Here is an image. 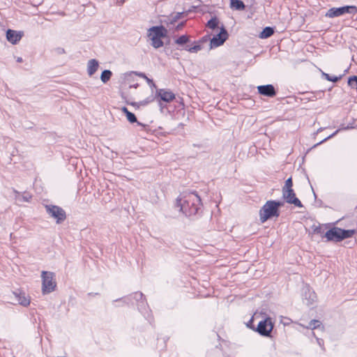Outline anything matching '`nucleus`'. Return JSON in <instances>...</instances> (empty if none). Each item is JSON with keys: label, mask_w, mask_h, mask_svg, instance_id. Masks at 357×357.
<instances>
[{"label": "nucleus", "mask_w": 357, "mask_h": 357, "mask_svg": "<svg viewBox=\"0 0 357 357\" xmlns=\"http://www.w3.org/2000/svg\"><path fill=\"white\" fill-rule=\"evenodd\" d=\"M122 111H123V112L126 114V116L128 114V112H130L128 109V108H127V107H123L122 108Z\"/></svg>", "instance_id": "35"}, {"label": "nucleus", "mask_w": 357, "mask_h": 357, "mask_svg": "<svg viewBox=\"0 0 357 357\" xmlns=\"http://www.w3.org/2000/svg\"><path fill=\"white\" fill-rule=\"evenodd\" d=\"M22 36V31H17L12 29H8L6 31V39L13 45L17 44L21 40Z\"/></svg>", "instance_id": "14"}, {"label": "nucleus", "mask_w": 357, "mask_h": 357, "mask_svg": "<svg viewBox=\"0 0 357 357\" xmlns=\"http://www.w3.org/2000/svg\"><path fill=\"white\" fill-rule=\"evenodd\" d=\"M183 26H184V22H181V23H179V24L177 25V26H176V29H177V30H179V29H182Z\"/></svg>", "instance_id": "34"}, {"label": "nucleus", "mask_w": 357, "mask_h": 357, "mask_svg": "<svg viewBox=\"0 0 357 357\" xmlns=\"http://www.w3.org/2000/svg\"><path fill=\"white\" fill-rule=\"evenodd\" d=\"M357 13V7L355 6H346L340 8H330L326 16L330 18L341 16L345 13L355 14Z\"/></svg>", "instance_id": "6"}, {"label": "nucleus", "mask_w": 357, "mask_h": 357, "mask_svg": "<svg viewBox=\"0 0 357 357\" xmlns=\"http://www.w3.org/2000/svg\"><path fill=\"white\" fill-rule=\"evenodd\" d=\"M112 73L109 70H105L102 72L100 79L103 83H107L111 78Z\"/></svg>", "instance_id": "22"}, {"label": "nucleus", "mask_w": 357, "mask_h": 357, "mask_svg": "<svg viewBox=\"0 0 357 357\" xmlns=\"http://www.w3.org/2000/svg\"><path fill=\"white\" fill-rule=\"evenodd\" d=\"M58 52H59V53H64V50H63V48H59V49L58 50Z\"/></svg>", "instance_id": "38"}, {"label": "nucleus", "mask_w": 357, "mask_h": 357, "mask_svg": "<svg viewBox=\"0 0 357 357\" xmlns=\"http://www.w3.org/2000/svg\"><path fill=\"white\" fill-rule=\"evenodd\" d=\"M230 7L236 10H243L245 8L244 3L241 0H231Z\"/></svg>", "instance_id": "20"}, {"label": "nucleus", "mask_w": 357, "mask_h": 357, "mask_svg": "<svg viewBox=\"0 0 357 357\" xmlns=\"http://www.w3.org/2000/svg\"><path fill=\"white\" fill-rule=\"evenodd\" d=\"M292 185H293L292 179H291V178H289L286 180L285 184L282 188V190L292 189Z\"/></svg>", "instance_id": "29"}, {"label": "nucleus", "mask_w": 357, "mask_h": 357, "mask_svg": "<svg viewBox=\"0 0 357 357\" xmlns=\"http://www.w3.org/2000/svg\"><path fill=\"white\" fill-rule=\"evenodd\" d=\"M168 31L162 25L153 26L148 29L147 36L151 40V45L155 49L164 45L162 38L167 37Z\"/></svg>", "instance_id": "3"}, {"label": "nucleus", "mask_w": 357, "mask_h": 357, "mask_svg": "<svg viewBox=\"0 0 357 357\" xmlns=\"http://www.w3.org/2000/svg\"><path fill=\"white\" fill-rule=\"evenodd\" d=\"M181 13H176L174 17H172V20H171V23H173V22L176 21L180 18Z\"/></svg>", "instance_id": "32"}, {"label": "nucleus", "mask_w": 357, "mask_h": 357, "mask_svg": "<svg viewBox=\"0 0 357 357\" xmlns=\"http://www.w3.org/2000/svg\"><path fill=\"white\" fill-rule=\"evenodd\" d=\"M185 50L189 52L195 53L202 50V46L198 44L190 47H186Z\"/></svg>", "instance_id": "27"}, {"label": "nucleus", "mask_w": 357, "mask_h": 357, "mask_svg": "<svg viewBox=\"0 0 357 357\" xmlns=\"http://www.w3.org/2000/svg\"><path fill=\"white\" fill-rule=\"evenodd\" d=\"M282 206H283L282 202L275 200L267 201L259 211L260 221L264 223L273 217L278 218L280 215L279 208Z\"/></svg>", "instance_id": "2"}, {"label": "nucleus", "mask_w": 357, "mask_h": 357, "mask_svg": "<svg viewBox=\"0 0 357 357\" xmlns=\"http://www.w3.org/2000/svg\"><path fill=\"white\" fill-rule=\"evenodd\" d=\"M257 90L261 95L268 97H273L276 94L275 88L272 84L259 86Z\"/></svg>", "instance_id": "16"}, {"label": "nucleus", "mask_w": 357, "mask_h": 357, "mask_svg": "<svg viewBox=\"0 0 357 357\" xmlns=\"http://www.w3.org/2000/svg\"><path fill=\"white\" fill-rule=\"evenodd\" d=\"M322 130H323V128H321L318 129L317 132H321Z\"/></svg>", "instance_id": "39"}, {"label": "nucleus", "mask_w": 357, "mask_h": 357, "mask_svg": "<svg viewBox=\"0 0 357 357\" xmlns=\"http://www.w3.org/2000/svg\"><path fill=\"white\" fill-rule=\"evenodd\" d=\"M300 326H301L303 328L311 329L312 331L314 329H321L323 331L324 329V327L322 325L321 322L317 319L311 320L307 326H304L303 324H300Z\"/></svg>", "instance_id": "19"}, {"label": "nucleus", "mask_w": 357, "mask_h": 357, "mask_svg": "<svg viewBox=\"0 0 357 357\" xmlns=\"http://www.w3.org/2000/svg\"><path fill=\"white\" fill-rule=\"evenodd\" d=\"M13 192L14 193L15 202L17 204H20L23 202H29L32 198V196L29 192H24V193L21 194L20 192L15 189L13 190Z\"/></svg>", "instance_id": "17"}, {"label": "nucleus", "mask_w": 357, "mask_h": 357, "mask_svg": "<svg viewBox=\"0 0 357 357\" xmlns=\"http://www.w3.org/2000/svg\"><path fill=\"white\" fill-rule=\"evenodd\" d=\"M12 294L14 296L15 301L18 304L24 307H27L30 304L31 298L25 292L20 290H16L13 291Z\"/></svg>", "instance_id": "12"}, {"label": "nucleus", "mask_w": 357, "mask_h": 357, "mask_svg": "<svg viewBox=\"0 0 357 357\" xmlns=\"http://www.w3.org/2000/svg\"><path fill=\"white\" fill-rule=\"evenodd\" d=\"M351 128H354V127L351 126H347V127L343 128L342 130H348V129H351Z\"/></svg>", "instance_id": "36"}, {"label": "nucleus", "mask_w": 357, "mask_h": 357, "mask_svg": "<svg viewBox=\"0 0 357 357\" xmlns=\"http://www.w3.org/2000/svg\"><path fill=\"white\" fill-rule=\"evenodd\" d=\"M282 196L287 203L294 204L299 208L303 207L302 203L296 197V194L293 189L282 190Z\"/></svg>", "instance_id": "10"}, {"label": "nucleus", "mask_w": 357, "mask_h": 357, "mask_svg": "<svg viewBox=\"0 0 357 357\" xmlns=\"http://www.w3.org/2000/svg\"><path fill=\"white\" fill-rule=\"evenodd\" d=\"M156 96L165 102H169L175 98V95L172 91L163 89L156 91Z\"/></svg>", "instance_id": "13"}, {"label": "nucleus", "mask_w": 357, "mask_h": 357, "mask_svg": "<svg viewBox=\"0 0 357 357\" xmlns=\"http://www.w3.org/2000/svg\"><path fill=\"white\" fill-rule=\"evenodd\" d=\"M131 298L135 299L136 301L139 302L138 304V308L141 310V307L144 305V294L142 292H135L130 295L129 297H125L119 299V301H123L124 303H128ZM116 300V301H117Z\"/></svg>", "instance_id": "15"}, {"label": "nucleus", "mask_w": 357, "mask_h": 357, "mask_svg": "<svg viewBox=\"0 0 357 357\" xmlns=\"http://www.w3.org/2000/svg\"><path fill=\"white\" fill-rule=\"evenodd\" d=\"M45 208L47 213L56 219L57 223H60L66 219V212L62 208L55 205H46Z\"/></svg>", "instance_id": "7"}, {"label": "nucleus", "mask_w": 357, "mask_h": 357, "mask_svg": "<svg viewBox=\"0 0 357 357\" xmlns=\"http://www.w3.org/2000/svg\"><path fill=\"white\" fill-rule=\"evenodd\" d=\"M42 291L43 294H47L54 291L56 286L54 280V273L49 271H42Z\"/></svg>", "instance_id": "5"}, {"label": "nucleus", "mask_w": 357, "mask_h": 357, "mask_svg": "<svg viewBox=\"0 0 357 357\" xmlns=\"http://www.w3.org/2000/svg\"><path fill=\"white\" fill-rule=\"evenodd\" d=\"M322 76L328 81L335 82V83L337 82L340 79V77L331 76L330 75H328L326 73H324V72L322 73Z\"/></svg>", "instance_id": "26"}, {"label": "nucleus", "mask_w": 357, "mask_h": 357, "mask_svg": "<svg viewBox=\"0 0 357 357\" xmlns=\"http://www.w3.org/2000/svg\"><path fill=\"white\" fill-rule=\"evenodd\" d=\"M201 198L194 192H183L176 201V207L185 216L191 217L198 213L201 208Z\"/></svg>", "instance_id": "1"}, {"label": "nucleus", "mask_w": 357, "mask_h": 357, "mask_svg": "<svg viewBox=\"0 0 357 357\" xmlns=\"http://www.w3.org/2000/svg\"><path fill=\"white\" fill-rule=\"evenodd\" d=\"M316 340H317V344L321 347V349L323 350H324V340L321 339V338H319V337H316Z\"/></svg>", "instance_id": "31"}, {"label": "nucleus", "mask_w": 357, "mask_h": 357, "mask_svg": "<svg viewBox=\"0 0 357 357\" xmlns=\"http://www.w3.org/2000/svg\"><path fill=\"white\" fill-rule=\"evenodd\" d=\"M274 324L270 317L266 318L259 322L257 331L262 336L271 337Z\"/></svg>", "instance_id": "8"}, {"label": "nucleus", "mask_w": 357, "mask_h": 357, "mask_svg": "<svg viewBox=\"0 0 357 357\" xmlns=\"http://www.w3.org/2000/svg\"><path fill=\"white\" fill-rule=\"evenodd\" d=\"M17 62L22 63L23 61V59L22 57H17L16 59Z\"/></svg>", "instance_id": "37"}, {"label": "nucleus", "mask_w": 357, "mask_h": 357, "mask_svg": "<svg viewBox=\"0 0 357 357\" xmlns=\"http://www.w3.org/2000/svg\"><path fill=\"white\" fill-rule=\"evenodd\" d=\"M139 75L142 77L146 78L147 79L148 82H151L153 84V86H155V84L153 83L152 80L149 79L144 73H140V74H139Z\"/></svg>", "instance_id": "33"}, {"label": "nucleus", "mask_w": 357, "mask_h": 357, "mask_svg": "<svg viewBox=\"0 0 357 357\" xmlns=\"http://www.w3.org/2000/svg\"><path fill=\"white\" fill-rule=\"evenodd\" d=\"M274 33L273 28L271 26L265 27L259 34V38L264 39L271 37Z\"/></svg>", "instance_id": "21"}, {"label": "nucleus", "mask_w": 357, "mask_h": 357, "mask_svg": "<svg viewBox=\"0 0 357 357\" xmlns=\"http://www.w3.org/2000/svg\"><path fill=\"white\" fill-rule=\"evenodd\" d=\"M99 67L98 61L92 59H90L87 63V73L89 76H92L98 70Z\"/></svg>", "instance_id": "18"}, {"label": "nucleus", "mask_w": 357, "mask_h": 357, "mask_svg": "<svg viewBox=\"0 0 357 357\" xmlns=\"http://www.w3.org/2000/svg\"><path fill=\"white\" fill-rule=\"evenodd\" d=\"M355 233L353 229H342L338 227H333L328 230L325 234V237L328 241L340 242L343 239L351 237Z\"/></svg>", "instance_id": "4"}, {"label": "nucleus", "mask_w": 357, "mask_h": 357, "mask_svg": "<svg viewBox=\"0 0 357 357\" xmlns=\"http://www.w3.org/2000/svg\"><path fill=\"white\" fill-rule=\"evenodd\" d=\"M341 129H338L336 131H335L333 133H332L331 135H330L329 136L326 137V138H324L323 140H321V142H319V143L316 144L314 147H316L318 145L322 144L323 142L327 141L328 139L333 137L334 136H335L338 132Z\"/></svg>", "instance_id": "30"}, {"label": "nucleus", "mask_w": 357, "mask_h": 357, "mask_svg": "<svg viewBox=\"0 0 357 357\" xmlns=\"http://www.w3.org/2000/svg\"><path fill=\"white\" fill-rule=\"evenodd\" d=\"M218 25V20L216 17L211 18L208 22H207V26L211 29H215Z\"/></svg>", "instance_id": "25"}, {"label": "nucleus", "mask_w": 357, "mask_h": 357, "mask_svg": "<svg viewBox=\"0 0 357 357\" xmlns=\"http://www.w3.org/2000/svg\"><path fill=\"white\" fill-rule=\"evenodd\" d=\"M302 298L303 303L310 306L316 301L317 296L310 287L305 284L302 288Z\"/></svg>", "instance_id": "9"}, {"label": "nucleus", "mask_w": 357, "mask_h": 357, "mask_svg": "<svg viewBox=\"0 0 357 357\" xmlns=\"http://www.w3.org/2000/svg\"><path fill=\"white\" fill-rule=\"evenodd\" d=\"M348 84L352 88H357V76H352L349 78Z\"/></svg>", "instance_id": "28"}, {"label": "nucleus", "mask_w": 357, "mask_h": 357, "mask_svg": "<svg viewBox=\"0 0 357 357\" xmlns=\"http://www.w3.org/2000/svg\"><path fill=\"white\" fill-rule=\"evenodd\" d=\"M227 36L228 34L226 29L222 27L220 32L211 38L210 43L211 48L218 47L222 45L227 40Z\"/></svg>", "instance_id": "11"}, {"label": "nucleus", "mask_w": 357, "mask_h": 357, "mask_svg": "<svg viewBox=\"0 0 357 357\" xmlns=\"http://www.w3.org/2000/svg\"><path fill=\"white\" fill-rule=\"evenodd\" d=\"M127 119L130 123H135L137 122L139 126H141L142 127H146V126L140 122H138L137 121V117L135 116V114L130 112H128V114L126 115Z\"/></svg>", "instance_id": "23"}, {"label": "nucleus", "mask_w": 357, "mask_h": 357, "mask_svg": "<svg viewBox=\"0 0 357 357\" xmlns=\"http://www.w3.org/2000/svg\"><path fill=\"white\" fill-rule=\"evenodd\" d=\"M188 41L189 37L187 35H182L175 40V43L177 45H182L187 43Z\"/></svg>", "instance_id": "24"}]
</instances>
